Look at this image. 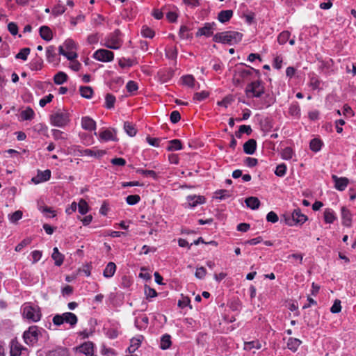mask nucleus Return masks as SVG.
Returning <instances> with one entry per match:
<instances>
[{
	"mask_svg": "<svg viewBox=\"0 0 356 356\" xmlns=\"http://www.w3.org/2000/svg\"><path fill=\"white\" fill-rule=\"evenodd\" d=\"M243 34L234 31H227L215 34L213 40L216 42L234 44L242 40Z\"/></svg>",
	"mask_w": 356,
	"mask_h": 356,
	"instance_id": "f257e3e1",
	"label": "nucleus"
},
{
	"mask_svg": "<svg viewBox=\"0 0 356 356\" xmlns=\"http://www.w3.org/2000/svg\"><path fill=\"white\" fill-rule=\"evenodd\" d=\"M248 98H260L265 93V87L261 80H256L248 83L245 89Z\"/></svg>",
	"mask_w": 356,
	"mask_h": 356,
	"instance_id": "f03ea898",
	"label": "nucleus"
},
{
	"mask_svg": "<svg viewBox=\"0 0 356 356\" xmlns=\"http://www.w3.org/2000/svg\"><path fill=\"white\" fill-rule=\"evenodd\" d=\"M22 316L31 322H38L41 318V312L38 306H32L29 303L22 305Z\"/></svg>",
	"mask_w": 356,
	"mask_h": 356,
	"instance_id": "7ed1b4c3",
	"label": "nucleus"
},
{
	"mask_svg": "<svg viewBox=\"0 0 356 356\" xmlns=\"http://www.w3.org/2000/svg\"><path fill=\"white\" fill-rule=\"evenodd\" d=\"M52 321L55 325L60 326L64 323L70 324L73 327L78 322L77 316L72 312H65L62 314H56L53 317Z\"/></svg>",
	"mask_w": 356,
	"mask_h": 356,
	"instance_id": "20e7f679",
	"label": "nucleus"
},
{
	"mask_svg": "<svg viewBox=\"0 0 356 356\" xmlns=\"http://www.w3.org/2000/svg\"><path fill=\"white\" fill-rule=\"evenodd\" d=\"M284 220L289 226H294L300 224L302 225L307 220V217L302 213L299 208L294 209L291 215H284Z\"/></svg>",
	"mask_w": 356,
	"mask_h": 356,
	"instance_id": "39448f33",
	"label": "nucleus"
},
{
	"mask_svg": "<svg viewBox=\"0 0 356 356\" xmlns=\"http://www.w3.org/2000/svg\"><path fill=\"white\" fill-rule=\"evenodd\" d=\"M255 71L254 68L248 66H239L236 68L233 75V81L235 84H239L241 82L247 80L252 74V72Z\"/></svg>",
	"mask_w": 356,
	"mask_h": 356,
	"instance_id": "423d86ee",
	"label": "nucleus"
},
{
	"mask_svg": "<svg viewBox=\"0 0 356 356\" xmlns=\"http://www.w3.org/2000/svg\"><path fill=\"white\" fill-rule=\"evenodd\" d=\"M40 330L38 327L33 325L29 327L23 334L24 342L29 346H34L38 341Z\"/></svg>",
	"mask_w": 356,
	"mask_h": 356,
	"instance_id": "0eeeda50",
	"label": "nucleus"
},
{
	"mask_svg": "<svg viewBox=\"0 0 356 356\" xmlns=\"http://www.w3.org/2000/svg\"><path fill=\"white\" fill-rule=\"evenodd\" d=\"M50 120L52 125L63 127L70 122L69 113L67 111H58L51 115Z\"/></svg>",
	"mask_w": 356,
	"mask_h": 356,
	"instance_id": "6e6552de",
	"label": "nucleus"
},
{
	"mask_svg": "<svg viewBox=\"0 0 356 356\" xmlns=\"http://www.w3.org/2000/svg\"><path fill=\"white\" fill-rule=\"evenodd\" d=\"M10 356H28L29 350L22 345L16 339L10 342Z\"/></svg>",
	"mask_w": 356,
	"mask_h": 356,
	"instance_id": "1a4fd4ad",
	"label": "nucleus"
},
{
	"mask_svg": "<svg viewBox=\"0 0 356 356\" xmlns=\"http://www.w3.org/2000/svg\"><path fill=\"white\" fill-rule=\"evenodd\" d=\"M104 45L109 48L116 49L121 45L120 32L118 31L111 33L106 40Z\"/></svg>",
	"mask_w": 356,
	"mask_h": 356,
	"instance_id": "9d476101",
	"label": "nucleus"
},
{
	"mask_svg": "<svg viewBox=\"0 0 356 356\" xmlns=\"http://www.w3.org/2000/svg\"><path fill=\"white\" fill-rule=\"evenodd\" d=\"M93 58L102 62H110L113 60L114 54L108 49H100L94 53Z\"/></svg>",
	"mask_w": 356,
	"mask_h": 356,
	"instance_id": "9b49d317",
	"label": "nucleus"
},
{
	"mask_svg": "<svg viewBox=\"0 0 356 356\" xmlns=\"http://www.w3.org/2000/svg\"><path fill=\"white\" fill-rule=\"evenodd\" d=\"M214 26V23H206L203 27L198 29L196 33V37H200L202 35L209 37L212 35L213 33Z\"/></svg>",
	"mask_w": 356,
	"mask_h": 356,
	"instance_id": "f8f14e48",
	"label": "nucleus"
},
{
	"mask_svg": "<svg viewBox=\"0 0 356 356\" xmlns=\"http://www.w3.org/2000/svg\"><path fill=\"white\" fill-rule=\"evenodd\" d=\"M51 177V171L50 170H45L44 171L38 170V175L36 177H33L31 181L35 184H40L41 182L48 181Z\"/></svg>",
	"mask_w": 356,
	"mask_h": 356,
	"instance_id": "ddd939ff",
	"label": "nucleus"
},
{
	"mask_svg": "<svg viewBox=\"0 0 356 356\" xmlns=\"http://www.w3.org/2000/svg\"><path fill=\"white\" fill-rule=\"evenodd\" d=\"M332 178L334 182V187L338 191H344L348 184V179L346 177H338L337 175H333Z\"/></svg>",
	"mask_w": 356,
	"mask_h": 356,
	"instance_id": "4468645a",
	"label": "nucleus"
},
{
	"mask_svg": "<svg viewBox=\"0 0 356 356\" xmlns=\"http://www.w3.org/2000/svg\"><path fill=\"white\" fill-rule=\"evenodd\" d=\"M188 207L194 208L198 204H203L205 202L204 196L201 195H189L186 198Z\"/></svg>",
	"mask_w": 356,
	"mask_h": 356,
	"instance_id": "2eb2a0df",
	"label": "nucleus"
},
{
	"mask_svg": "<svg viewBox=\"0 0 356 356\" xmlns=\"http://www.w3.org/2000/svg\"><path fill=\"white\" fill-rule=\"evenodd\" d=\"M257 148V142L254 139H250L243 145V151L247 154H253Z\"/></svg>",
	"mask_w": 356,
	"mask_h": 356,
	"instance_id": "dca6fc26",
	"label": "nucleus"
},
{
	"mask_svg": "<svg viewBox=\"0 0 356 356\" xmlns=\"http://www.w3.org/2000/svg\"><path fill=\"white\" fill-rule=\"evenodd\" d=\"M342 224L346 227H350L352 222V216L348 209L343 207L341 208Z\"/></svg>",
	"mask_w": 356,
	"mask_h": 356,
	"instance_id": "f3484780",
	"label": "nucleus"
},
{
	"mask_svg": "<svg viewBox=\"0 0 356 356\" xmlns=\"http://www.w3.org/2000/svg\"><path fill=\"white\" fill-rule=\"evenodd\" d=\"M81 126L86 130L92 131L95 129L96 123L92 118L83 117L81 120Z\"/></svg>",
	"mask_w": 356,
	"mask_h": 356,
	"instance_id": "a211bd4d",
	"label": "nucleus"
},
{
	"mask_svg": "<svg viewBox=\"0 0 356 356\" xmlns=\"http://www.w3.org/2000/svg\"><path fill=\"white\" fill-rule=\"evenodd\" d=\"M302 344V341L298 339L290 337L287 341V348L292 352L295 353L298 350L299 346Z\"/></svg>",
	"mask_w": 356,
	"mask_h": 356,
	"instance_id": "6ab92c4d",
	"label": "nucleus"
},
{
	"mask_svg": "<svg viewBox=\"0 0 356 356\" xmlns=\"http://www.w3.org/2000/svg\"><path fill=\"white\" fill-rule=\"evenodd\" d=\"M323 217L325 222L328 224L333 223L337 219L334 211L330 208H327L325 209Z\"/></svg>",
	"mask_w": 356,
	"mask_h": 356,
	"instance_id": "aec40b11",
	"label": "nucleus"
},
{
	"mask_svg": "<svg viewBox=\"0 0 356 356\" xmlns=\"http://www.w3.org/2000/svg\"><path fill=\"white\" fill-rule=\"evenodd\" d=\"M40 35L46 41L51 40L53 36L51 30L47 26H42L40 28Z\"/></svg>",
	"mask_w": 356,
	"mask_h": 356,
	"instance_id": "412c9836",
	"label": "nucleus"
},
{
	"mask_svg": "<svg viewBox=\"0 0 356 356\" xmlns=\"http://www.w3.org/2000/svg\"><path fill=\"white\" fill-rule=\"evenodd\" d=\"M233 16V11L232 10H221L218 15V19L221 23H226L232 18Z\"/></svg>",
	"mask_w": 356,
	"mask_h": 356,
	"instance_id": "4be33fe9",
	"label": "nucleus"
},
{
	"mask_svg": "<svg viewBox=\"0 0 356 356\" xmlns=\"http://www.w3.org/2000/svg\"><path fill=\"white\" fill-rule=\"evenodd\" d=\"M94 345L92 342H85L80 346V351L84 353L86 356H92L93 354Z\"/></svg>",
	"mask_w": 356,
	"mask_h": 356,
	"instance_id": "5701e85b",
	"label": "nucleus"
},
{
	"mask_svg": "<svg viewBox=\"0 0 356 356\" xmlns=\"http://www.w3.org/2000/svg\"><path fill=\"white\" fill-rule=\"evenodd\" d=\"M47 356H69V353L67 348L58 347L54 350H49Z\"/></svg>",
	"mask_w": 356,
	"mask_h": 356,
	"instance_id": "b1692460",
	"label": "nucleus"
},
{
	"mask_svg": "<svg viewBox=\"0 0 356 356\" xmlns=\"http://www.w3.org/2000/svg\"><path fill=\"white\" fill-rule=\"evenodd\" d=\"M116 270V265L113 262H109L103 272L105 277L110 278L113 276Z\"/></svg>",
	"mask_w": 356,
	"mask_h": 356,
	"instance_id": "393cba45",
	"label": "nucleus"
},
{
	"mask_svg": "<svg viewBox=\"0 0 356 356\" xmlns=\"http://www.w3.org/2000/svg\"><path fill=\"white\" fill-rule=\"evenodd\" d=\"M245 202L246 206L251 209H257L260 206V201L256 197H249L245 199Z\"/></svg>",
	"mask_w": 356,
	"mask_h": 356,
	"instance_id": "a878e982",
	"label": "nucleus"
},
{
	"mask_svg": "<svg viewBox=\"0 0 356 356\" xmlns=\"http://www.w3.org/2000/svg\"><path fill=\"white\" fill-rule=\"evenodd\" d=\"M51 257L54 260L56 266H61L63 262L64 257L61 253L59 252L58 249L56 247L53 249Z\"/></svg>",
	"mask_w": 356,
	"mask_h": 356,
	"instance_id": "bb28decb",
	"label": "nucleus"
},
{
	"mask_svg": "<svg viewBox=\"0 0 356 356\" xmlns=\"http://www.w3.org/2000/svg\"><path fill=\"white\" fill-rule=\"evenodd\" d=\"M148 318L145 316H138L135 319V326L140 330L147 327L148 324Z\"/></svg>",
	"mask_w": 356,
	"mask_h": 356,
	"instance_id": "cd10ccee",
	"label": "nucleus"
},
{
	"mask_svg": "<svg viewBox=\"0 0 356 356\" xmlns=\"http://www.w3.org/2000/svg\"><path fill=\"white\" fill-rule=\"evenodd\" d=\"M169 145L167 147L168 151H176L181 149L182 145L180 140L174 139L168 142Z\"/></svg>",
	"mask_w": 356,
	"mask_h": 356,
	"instance_id": "c85d7f7f",
	"label": "nucleus"
},
{
	"mask_svg": "<svg viewBox=\"0 0 356 356\" xmlns=\"http://www.w3.org/2000/svg\"><path fill=\"white\" fill-rule=\"evenodd\" d=\"M105 154V152L103 150H92L90 149H86L81 152V155H85L88 156H95V157H101Z\"/></svg>",
	"mask_w": 356,
	"mask_h": 356,
	"instance_id": "c756f323",
	"label": "nucleus"
},
{
	"mask_svg": "<svg viewBox=\"0 0 356 356\" xmlns=\"http://www.w3.org/2000/svg\"><path fill=\"white\" fill-rule=\"evenodd\" d=\"M20 116L23 120H31L35 116V113L31 107H27L21 112Z\"/></svg>",
	"mask_w": 356,
	"mask_h": 356,
	"instance_id": "7c9ffc66",
	"label": "nucleus"
},
{
	"mask_svg": "<svg viewBox=\"0 0 356 356\" xmlns=\"http://www.w3.org/2000/svg\"><path fill=\"white\" fill-rule=\"evenodd\" d=\"M67 75L63 72H59L54 76V81L57 85H61L67 80Z\"/></svg>",
	"mask_w": 356,
	"mask_h": 356,
	"instance_id": "2f4dec72",
	"label": "nucleus"
},
{
	"mask_svg": "<svg viewBox=\"0 0 356 356\" xmlns=\"http://www.w3.org/2000/svg\"><path fill=\"white\" fill-rule=\"evenodd\" d=\"M47 60L49 63L55 61L56 57V48L54 46H49L46 49Z\"/></svg>",
	"mask_w": 356,
	"mask_h": 356,
	"instance_id": "473e14b6",
	"label": "nucleus"
},
{
	"mask_svg": "<svg viewBox=\"0 0 356 356\" xmlns=\"http://www.w3.org/2000/svg\"><path fill=\"white\" fill-rule=\"evenodd\" d=\"M43 60L41 58L38 57L31 60L30 63V69L31 70L38 71L40 70L42 67Z\"/></svg>",
	"mask_w": 356,
	"mask_h": 356,
	"instance_id": "72a5a7b5",
	"label": "nucleus"
},
{
	"mask_svg": "<svg viewBox=\"0 0 356 356\" xmlns=\"http://www.w3.org/2000/svg\"><path fill=\"white\" fill-rule=\"evenodd\" d=\"M289 113L291 115L298 118L300 115V108L298 102H293L290 105Z\"/></svg>",
	"mask_w": 356,
	"mask_h": 356,
	"instance_id": "f704fd0d",
	"label": "nucleus"
},
{
	"mask_svg": "<svg viewBox=\"0 0 356 356\" xmlns=\"http://www.w3.org/2000/svg\"><path fill=\"white\" fill-rule=\"evenodd\" d=\"M254 348L257 349V350L261 348V342L259 341H252L245 342L244 350L250 351Z\"/></svg>",
	"mask_w": 356,
	"mask_h": 356,
	"instance_id": "c9c22d12",
	"label": "nucleus"
},
{
	"mask_svg": "<svg viewBox=\"0 0 356 356\" xmlns=\"http://www.w3.org/2000/svg\"><path fill=\"white\" fill-rule=\"evenodd\" d=\"M79 92L81 95L86 99L91 98L93 94V90L90 86H81L79 88Z\"/></svg>",
	"mask_w": 356,
	"mask_h": 356,
	"instance_id": "e433bc0d",
	"label": "nucleus"
},
{
	"mask_svg": "<svg viewBox=\"0 0 356 356\" xmlns=\"http://www.w3.org/2000/svg\"><path fill=\"white\" fill-rule=\"evenodd\" d=\"M77 208H78L79 212L81 215H85L89 211L88 204L86 200H84L83 199L80 200V201L77 204Z\"/></svg>",
	"mask_w": 356,
	"mask_h": 356,
	"instance_id": "4c0bfd02",
	"label": "nucleus"
},
{
	"mask_svg": "<svg viewBox=\"0 0 356 356\" xmlns=\"http://www.w3.org/2000/svg\"><path fill=\"white\" fill-rule=\"evenodd\" d=\"M171 346L170 336L169 334H164L160 342V348L163 350L168 349Z\"/></svg>",
	"mask_w": 356,
	"mask_h": 356,
	"instance_id": "58836bf2",
	"label": "nucleus"
},
{
	"mask_svg": "<svg viewBox=\"0 0 356 356\" xmlns=\"http://www.w3.org/2000/svg\"><path fill=\"white\" fill-rule=\"evenodd\" d=\"M322 145L323 143L319 139L314 138L310 141L309 147L313 152H317L321 150Z\"/></svg>",
	"mask_w": 356,
	"mask_h": 356,
	"instance_id": "ea45409f",
	"label": "nucleus"
},
{
	"mask_svg": "<svg viewBox=\"0 0 356 356\" xmlns=\"http://www.w3.org/2000/svg\"><path fill=\"white\" fill-rule=\"evenodd\" d=\"M252 132V129L250 125H241L238 131L235 133L237 138H241L243 134L250 135Z\"/></svg>",
	"mask_w": 356,
	"mask_h": 356,
	"instance_id": "a19ab883",
	"label": "nucleus"
},
{
	"mask_svg": "<svg viewBox=\"0 0 356 356\" xmlns=\"http://www.w3.org/2000/svg\"><path fill=\"white\" fill-rule=\"evenodd\" d=\"M140 33L144 38H152L154 36V31L146 25L142 26Z\"/></svg>",
	"mask_w": 356,
	"mask_h": 356,
	"instance_id": "79ce46f5",
	"label": "nucleus"
},
{
	"mask_svg": "<svg viewBox=\"0 0 356 356\" xmlns=\"http://www.w3.org/2000/svg\"><path fill=\"white\" fill-rule=\"evenodd\" d=\"M179 36L182 40H186L191 38L189 33V28L186 26H181L179 31Z\"/></svg>",
	"mask_w": 356,
	"mask_h": 356,
	"instance_id": "37998d69",
	"label": "nucleus"
},
{
	"mask_svg": "<svg viewBox=\"0 0 356 356\" xmlns=\"http://www.w3.org/2000/svg\"><path fill=\"white\" fill-rule=\"evenodd\" d=\"M183 83L191 88H195V80L192 75H186L182 77Z\"/></svg>",
	"mask_w": 356,
	"mask_h": 356,
	"instance_id": "c03bdc74",
	"label": "nucleus"
},
{
	"mask_svg": "<svg viewBox=\"0 0 356 356\" xmlns=\"http://www.w3.org/2000/svg\"><path fill=\"white\" fill-rule=\"evenodd\" d=\"M290 32L287 31H282L277 37V42L280 44H285L289 39Z\"/></svg>",
	"mask_w": 356,
	"mask_h": 356,
	"instance_id": "a18cd8bd",
	"label": "nucleus"
},
{
	"mask_svg": "<svg viewBox=\"0 0 356 356\" xmlns=\"http://www.w3.org/2000/svg\"><path fill=\"white\" fill-rule=\"evenodd\" d=\"M31 49L28 47L22 49L18 54H16L15 58L22 59L26 60L29 54H30Z\"/></svg>",
	"mask_w": 356,
	"mask_h": 356,
	"instance_id": "49530a36",
	"label": "nucleus"
},
{
	"mask_svg": "<svg viewBox=\"0 0 356 356\" xmlns=\"http://www.w3.org/2000/svg\"><path fill=\"white\" fill-rule=\"evenodd\" d=\"M282 158L285 160H289L293 157V151L291 147H286L282 151Z\"/></svg>",
	"mask_w": 356,
	"mask_h": 356,
	"instance_id": "de8ad7c7",
	"label": "nucleus"
},
{
	"mask_svg": "<svg viewBox=\"0 0 356 356\" xmlns=\"http://www.w3.org/2000/svg\"><path fill=\"white\" fill-rule=\"evenodd\" d=\"M115 102V97L111 94H107L105 98L106 107L108 109L113 108Z\"/></svg>",
	"mask_w": 356,
	"mask_h": 356,
	"instance_id": "09e8293b",
	"label": "nucleus"
},
{
	"mask_svg": "<svg viewBox=\"0 0 356 356\" xmlns=\"http://www.w3.org/2000/svg\"><path fill=\"white\" fill-rule=\"evenodd\" d=\"M99 136L100 138L104 140H115L113 132L108 129L102 131Z\"/></svg>",
	"mask_w": 356,
	"mask_h": 356,
	"instance_id": "8fccbe9b",
	"label": "nucleus"
},
{
	"mask_svg": "<svg viewBox=\"0 0 356 356\" xmlns=\"http://www.w3.org/2000/svg\"><path fill=\"white\" fill-rule=\"evenodd\" d=\"M208 96H209V92L205 90H203L200 92L195 93L194 96H193V100L197 101V102H201V101H203L204 99H205L206 98H207Z\"/></svg>",
	"mask_w": 356,
	"mask_h": 356,
	"instance_id": "3c124183",
	"label": "nucleus"
},
{
	"mask_svg": "<svg viewBox=\"0 0 356 356\" xmlns=\"http://www.w3.org/2000/svg\"><path fill=\"white\" fill-rule=\"evenodd\" d=\"M144 292L147 298H154L157 296L156 291L147 285H145Z\"/></svg>",
	"mask_w": 356,
	"mask_h": 356,
	"instance_id": "603ef678",
	"label": "nucleus"
},
{
	"mask_svg": "<svg viewBox=\"0 0 356 356\" xmlns=\"http://www.w3.org/2000/svg\"><path fill=\"white\" fill-rule=\"evenodd\" d=\"M286 171V166L285 164H280L277 166L275 173L278 177H283L285 175Z\"/></svg>",
	"mask_w": 356,
	"mask_h": 356,
	"instance_id": "864d4df0",
	"label": "nucleus"
},
{
	"mask_svg": "<svg viewBox=\"0 0 356 356\" xmlns=\"http://www.w3.org/2000/svg\"><path fill=\"white\" fill-rule=\"evenodd\" d=\"M31 243V239L30 238H26L24 240H22L16 247H15V251L20 252L22 250L29 245Z\"/></svg>",
	"mask_w": 356,
	"mask_h": 356,
	"instance_id": "5fc2aeb1",
	"label": "nucleus"
},
{
	"mask_svg": "<svg viewBox=\"0 0 356 356\" xmlns=\"http://www.w3.org/2000/svg\"><path fill=\"white\" fill-rule=\"evenodd\" d=\"M33 129L38 133L46 135L47 127L44 124L39 123L34 126Z\"/></svg>",
	"mask_w": 356,
	"mask_h": 356,
	"instance_id": "6e6d98bb",
	"label": "nucleus"
},
{
	"mask_svg": "<svg viewBox=\"0 0 356 356\" xmlns=\"http://www.w3.org/2000/svg\"><path fill=\"white\" fill-rule=\"evenodd\" d=\"M63 46L67 51H73V49H76L75 42L72 39L66 40L63 44Z\"/></svg>",
	"mask_w": 356,
	"mask_h": 356,
	"instance_id": "4d7b16f0",
	"label": "nucleus"
},
{
	"mask_svg": "<svg viewBox=\"0 0 356 356\" xmlns=\"http://www.w3.org/2000/svg\"><path fill=\"white\" fill-rule=\"evenodd\" d=\"M341 301L339 300H335L334 304L330 308V312L333 314H337L341 312Z\"/></svg>",
	"mask_w": 356,
	"mask_h": 356,
	"instance_id": "13d9d810",
	"label": "nucleus"
},
{
	"mask_svg": "<svg viewBox=\"0 0 356 356\" xmlns=\"http://www.w3.org/2000/svg\"><path fill=\"white\" fill-rule=\"evenodd\" d=\"M207 274V270L204 267L197 268L195 275L197 279H204Z\"/></svg>",
	"mask_w": 356,
	"mask_h": 356,
	"instance_id": "bf43d9fd",
	"label": "nucleus"
},
{
	"mask_svg": "<svg viewBox=\"0 0 356 356\" xmlns=\"http://www.w3.org/2000/svg\"><path fill=\"white\" fill-rule=\"evenodd\" d=\"M54 98V95L52 94H49L48 95L45 96L44 97L42 98L39 104L41 107H44L46 106L47 103H49L52 101Z\"/></svg>",
	"mask_w": 356,
	"mask_h": 356,
	"instance_id": "052dcab7",
	"label": "nucleus"
},
{
	"mask_svg": "<svg viewBox=\"0 0 356 356\" xmlns=\"http://www.w3.org/2000/svg\"><path fill=\"white\" fill-rule=\"evenodd\" d=\"M22 218V212L21 211H16L10 217V220L15 223Z\"/></svg>",
	"mask_w": 356,
	"mask_h": 356,
	"instance_id": "680f3d73",
	"label": "nucleus"
},
{
	"mask_svg": "<svg viewBox=\"0 0 356 356\" xmlns=\"http://www.w3.org/2000/svg\"><path fill=\"white\" fill-rule=\"evenodd\" d=\"M124 129L129 136H134V127L131 122H125L124 124Z\"/></svg>",
	"mask_w": 356,
	"mask_h": 356,
	"instance_id": "e2e57ef3",
	"label": "nucleus"
},
{
	"mask_svg": "<svg viewBox=\"0 0 356 356\" xmlns=\"http://www.w3.org/2000/svg\"><path fill=\"white\" fill-rule=\"evenodd\" d=\"M266 220L268 222L275 223L278 221L279 218L274 211H270L266 216Z\"/></svg>",
	"mask_w": 356,
	"mask_h": 356,
	"instance_id": "0e129e2a",
	"label": "nucleus"
},
{
	"mask_svg": "<svg viewBox=\"0 0 356 356\" xmlns=\"http://www.w3.org/2000/svg\"><path fill=\"white\" fill-rule=\"evenodd\" d=\"M170 121L172 123H177L181 119V115L179 111H174L170 113Z\"/></svg>",
	"mask_w": 356,
	"mask_h": 356,
	"instance_id": "69168bd1",
	"label": "nucleus"
},
{
	"mask_svg": "<svg viewBox=\"0 0 356 356\" xmlns=\"http://www.w3.org/2000/svg\"><path fill=\"white\" fill-rule=\"evenodd\" d=\"M138 277L145 281L150 280L152 278L150 273L145 268H141V272L139 273Z\"/></svg>",
	"mask_w": 356,
	"mask_h": 356,
	"instance_id": "338daca9",
	"label": "nucleus"
},
{
	"mask_svg": "<svg viewBox=\"0 0 356 356\" xmlns=\"http://www.w3.org/2000/svg\"><path fill=\"white\" fill-rule=\"evenodd\" d=\"M61 293L63 296H70L73 293V287L70 285H66L62 289Z\"/></svg>",
	"mask_w": 356,
	"mask_h": 356,
	"instance_id": "774afa93",
	"label": "nucleus"
}]
</instances>
